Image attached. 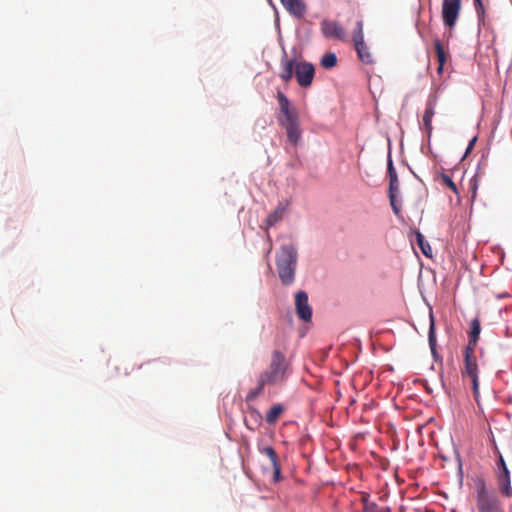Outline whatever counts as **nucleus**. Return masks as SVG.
Listing matches in <instances>:
<instances>
[{"instance_id":"nucleus-1","label":"nucleus","mask_w":512,"mask_h":512,"mask_svg":"<svg viewBox=\"0 0 512 512\" xmlns=\"http://www.w3.org/2000/svg\"><path fill=\"white\" fill-rule=\"evenodd\" d=\"M296 264V248L292 244L282 245L276 258L277 271L282 284L290 285L293 283Z\"/></svg>"},{"instance_id":"nucleus-2","label":"nucleus","mask_w":512,"mask_h":512,"mask_svg":"<svg viewBox=\"0 0 512 512\" xmlns=\"http://www.w3.org/2000/svg\"><path fill=\"white\" fill-rule=\"evenodd\" d=\"M289 372V364L285 355L279 350H274L269 366L259 375V378H261L262 384L271 386L284 382Z\"/></svg>"},{"instance_id":"nucleus-3","label":"nucleus","mask_w":512,"mask_h":512,"mask_svg":"<svg viewBox=\"0 0 512 512\" xmlns=\"http://www.w3.org/2000/svg\"><path fill=\"white\" fill-rule=\"evenodd\" d=\"M476 507L478 512H504L498 496L482 479L476 482Z\"/></svg>"},{"instance_id":"nucleus-4","label":"nucleus","mask_w":512,"mask_h":512,"mask_svg":"<svg viewBox=\"0 0 512 512\" xmlns=\"http://www.w3.org/2000/svg\"><path fill=\"white\" fill-rule=\"evenodd\" d=\"M494 451L495 454L498 456V461L496 463V480H497V486L499 493L506 497L510 498L512 496V486H511V478H510V471L506 465V462L500 453L497 445L494 443Z\"/></svg>"},{"instance_id":"nucleus-5","label":"nucleus","mask_w":512,"mask_h":512,"mask_svg":"<svg viewBox=\"0 0 512 512\" xmlns=\"http://www.w3.org/2000/svg\"><path fill=\"white\" fill-rule=\"evenodd\" d=\"M475 348L466 347L464 351V369L462 370L463 376H468L472 383V389L475 399L479 396V380H478V365L475 357Z\"/></svg>"},{"instance_id":"nucleus-6","label":"nucleus","mask_w":512,"mask_h":512,"mask_svg":"<svg viewBox=\"0 0 512 512\" xmlns=\"http://www.w3.org/2000/svg\"><path fill=\"white\" fill-rule=\"evenodd\" d=\"M277 100L280 108V113L278 116V122L280 125H284V123H291L299 120L296 108L292 106L291 102L285 96L284 93L278 91Z\"/></svg>"},{"instance_id":"nucleus-7","label":"nucleus","mask_w":512,"mask_h":512,"mask_svg":"<svg viewBox=\"0 0 512 512\" xmlns=\"http://www.w3.org/2000/svg\"><path fill=\"white\" fill-rule=\"evenodd\" d=\"M461 11V0H443L442 19L449 29H453L457 23Z\"/></svg>"},{"instance_id":"nucleus-8","label":"nucleus","mask_w":512,"mask_h":512,"mask_svg":"<svg viewBox=\"0 0 512 512\" xmlns=\"http://www.w3.org/2000/svg\"><path fill=\"white\" fill-rule=\"evenodd\" d=\"M314 75L315 68L313 64L306 61H296L295 77L299 86H301L302 88L310 87L313 82Z\"/></svg>"},{"instance_id":"nucleus-9","label":"nucleus","mask_w":512,"mask_h":512,"mask_svg":"<svg viewBox=\"0 0 512 512\" xmlns=\"http://www.w3.org/2000/svg\"><path fill=\"white\" fill-rule=\"evenodd\" d=\"M321 33L325 38L345 40V31L340 23L334 20L324 19L320 23Z\"/></svg>"},{"instance_id":"nucleus-10","label":"nucleus","mask_w":512,"mask_h":512,"mask_svg":"<svg viewBox=\"0 0 512 512\" xmlns=\"http://www.w3.org/2000/svg\"><path fill=\"white\" fill-rule=\"evenodd\" d=\"M296 314L304 322H310L312 319V308L308 302V295L305 291H298L295 295Z\"/></svg>"},{"instance_id":"nucleus-11","label":"nucleus","mask_w":512,"mask_h":512,"mask_svg":"<svg viewBox=\"0 0 512 512\" xmlns=\"http://www.w3.org/2000/svg\"><path fill=\"white\" fill-rule=\"evenodd\" d=\"M285 9L296 18H303L307 7L303 0H280Z\"/></svg>"},{"instance_id":"nucleus-12","label":"nucleus","mask_w":512,"mask_h":512,"mask_svg":"<svg viewBox=\"0 0 512 512\" xmlns=\"http://www.w3.org/2000/svg\"><path fill=\"white\" fill-rule=\"evenodd\" d=\"M281 126L286 130L289 142L293 145H297L301 138L299 120L291 123H284V125Z\"/></svg>"},{"instance_id":"nucleus-13","label":"nucleus","mask_w":512,"mask_h":512,"mask_svg":"<svg viewBox=\"0 0 512 512\" xmlns=\"http://www.w3.org/2000/svg\"><path fill=\"white\" fill-rule=\"evenodd\" d=\"M295 59H283L281 61V72L279 77L286 83L290 82L293 78V74L295 73Z\"/></svg>"},{"instance_id":"nucleus-14","label":"nucleus","mask_w":512,"mask_h":512,"mask_svg":"<svg viewBox=\"0 0 512 512\" xmlns=\"http://www.w3.org/2000/svg\"><path fill=\"white\" fill-rule=\"evenodd\" d=\"M434 115H435V105H434V102L429 101L427 103V105H426V108H425V111H424V114H423V118H422L423 126H424V129L427 132L428 138H430L431 135H432V131H433L432 119H433Z\"/></svg>"},{"instance_id":"nucleus-15","label":"nucleus","mask_w":512,"mask_h":512,"mask_svg":"<svg viewBox=\"0 0 512 512\" xmlns=\"http://www.w3.org/2000/svg\"><path fill=\"white\" fill-rule=\"evenodd\" d=\"M434 48H435V52H436L437 61L439 63L437 72H438V74H441L443 71L444 65L449 57V54L444 49V47L439 39H436L434 41Z\"/></svg>"},{"instance_id":"nucleus-16","label":"nucleus","mask_w":512,"mask_h":512,"mask_svg":"<svg viewBox=\"0 0 512 512\" xmlns=\"http://www.w3.org/2000/svg\"><path fill=\"white\" fill-rule=\"evenodd\" d=\"M480 332H481L480 320L478 318H474L470 324L469 342L466 347H471V348L476 347Z\"/></svg>"},{"instance_id":"nucleus-17","label":"nucleus","mask_w":512,"mask_h":512,"mask_svg":"<svg viewBox=\"0 0 512 512\" xmlns=\"http://www.w3.org/2000/svg\"><path fill=\"white\" fill-rule=\"evenodd\" d=\"M248 413L249 419H245V424L249 430L254 431L260 427L262 422V415L256 408L253 407L249 408Z\"/></svg>"},{"instance_id":"nucleus-18","label":"nucleus","mask_w":512,"mask_h":512,"mask_svg":"<svg viewBox=\"0 0 512 512\" xmlns=\"http://www.w3.org/2000/svg\"><path fill=\"white\" fill-rule=\"evenodd\" d=\"M387 173L389 176V193H397L399 180L391 158L388 159Z\"/></svg>"},{"instance_id":"nucleus-19","label":"nucleus","mask_w":512,"mask_h":512,"mask_svg":"<svg viewBox=\"0 0 512 512\" xmlns=\"http://www.w3.org/2000/svg\"><path fill=\"white\" fill-rule=\"evenodd\" d=\"M357 51L359 59L365 64H372L374 62L372 54L369 51V47L365 42L354 45Z\"/></svg>"},{"instance_id":"nucleus-20","label":"nucleus","mask_w":512,"mask_h":512,"mask_svg":"<svg viewBox=\"0 0 512 512\" xmlns=\"http://www.w3.org/2000/svg\"><path fill=\"white\" fill-rule=\"evenodd\" d=\"M286 207L280 204L273 212H271L267 219H266V225L268 228L274 226L276 223L281 221L283 219V216L285 214Z\"/></svg>"},{"instance_id":"nucleus-21","label":"nucleus","mask_w":512,"mask_h":512,"mask_svg":"<svg viewBox=\"0 0 512 512\" xmlns=\"http://www.w3.org/2000/svg\"><path fill=\"white\" fill-rule=\"evenodd\" d=\"M284 407L280 404L273 405L266 413V422L268 424H274L283 413Z\"/></svg>"},{"instance_id":"nucleus-22","label":"nucleus","mask_w":512,"mask_h":512,"mask_svg":"<svg viewBox=\"0 0 512 512\" xmlns=\"http://www.w3.org/2000/svg\"><path fill=\"white\" fill-rule=\"evenodd\" d=\"M364 23L363 20L360 19L356 22L355 29L352 34V40L354 42V45L361 44L364 41Z\"/></svg>"},{"instance_id":"nucleus-23","label":"nucleus","mask_w":512,"mask_h":512,"mask_svg":"<svg viewBox=\"0 0 512 512\" xmlns=\"http://www.w3.org/2000/svg\"><path fill=\"white\" fill-rule=\"evenodd\" d=\"M416 240L422 253L427 257H432V248L419 231L416 232Z\"/></svg>"},{"instance_id":"nucleus-24","label":"nucleus","mask_w":512,"mask_h":512,"mask_svg":"<svg viewBox=\"0 0 512 512\" xmlns=\"http://www.w3.org/2000/svg\"><path fill=\"white\" fill-rule=\"evenodd\" d=\"M267 384H262L261 383V378L258 377V380H257V386L253 389H251L248 394L246 395V402H252L254 401L257 397H259L263 391H264V387L266 386Z\"/></svg>"},{"instance_id":"nucleus-25","label":"nucleus","mask_w":512,"mask_h":512,"mask_svg":"<svg viewBox=\"0 0 512 512\" xmlns=\"http://www.w3.org/2000/svg\"><path fill=\"white\" fill-rule=\"evenodd\" d=\"M337 65V56L335 53L330 52L323 55L321 58V66L325 69H331Z\"/></svg>"},{"instance_id":"nucleus-26","label":"nucleus","mask_w":512,"mask_h":512,"mask_svg":"<svg viewBox=\"0 0 512 512\" xmlns=\"http://www.w3.org/2000/svg\"><path fill=\"white\" fill-rule=\"evenodd\" d=\"M428 341H429V346L431 348V351H432V353H434L435 348H436V335H435L434 317L432 314L430 315V327H429V333H428Z\"/></svg>"},{"instance_id":"nucleus-27","label":"nucleus","mask_w":512,"mask_h":512,"mask_svg":"<svg viewBox=\"0 0 512 512\" xmlns=\"http://www.w3.org/2000/svg\"><path fill=\"white\" fill-rule=\"evenodd\" d=\"M260 451L270 459L272 465L279 463L277 454L271 446H266L262 448Z\"/></svg>"},{"instance_id":"nucleus-28","label":"nucleus","mask_w":512,"mask_h":512,"mask_svg":"<svg viewBox=\"0 0 512 512\" xmlns=\"http://www.w3.org/2000/svg\"><path fill=\"white\" fill-rule=\"evenodd\" d=\"M364 512H391L389 508H381L376 503L365 502Z\"/></svg>"},{"instance_id":"nucleus-29","label":"nucleus","mask_w":512,"mask_h":512,"mask_svg":"<svg viewBox=\"0 0 512 512\" xmlns=\"http://www.w3.org/2000/svg\"><path fill=\"white\" fill-rule=\"evenodd\" d=\"M441 180L451 191H453L455 194H458L457 186L449 175L442 174Z\"/></svg>"},{"instance_id":"nucleus-30","label":"nucleus","mask_w":512,"mask_h":512,"mask_svg":"<svg viewBox=\"0 0 512 512\" xmlns=\"http://www.w3.org/2000/svg\"><path fill=\"white\" fill-rule=\"evenodd\" d=\"M389 200H390V204H391V207L393 209V212L396 215H399L400 214V207L396 204V193H389Z\"/></svg>"},{"instance_id":"nucleus-31","label":"nucleus","mask_w":512,"mask_h":512,"mask_svg":"<svg viewBox=\"0 0 512 512\" xmlns=\"http://www.w3.org/2000/svg\"><path fill=\"white\" fill-rule=\"evenodd\" d=\"M389 200H390V204H391V207L393 209V212L396 215H399L400 214V207L396 204V193H389Z\"/></svg>"},{"instance_id":"nucleus-32","label":"nucleus","mask_w":512,"mask_h":512,"mask_svg":"<svg viewBox=\"0 0 512 512\" xmlns=\"http://www.w3.org/2000/svg\"><path fill=\"white\" fill-rule=\"evenodd\" d=\"M273 468V478L275 482H278L281 479V468L280 464L276 463L272 465Z\"/></svg>"},{"instance_id":"nucleus-33","label":"nucleus","mask_w":512,"mask_h":512,"mask_svg":"<svg viewBox=\"0 0 512 512\" xmlns=\"http://www.w3.org/2000/svg\"><path fill=\"white\" fill-rule=\"evenodd\" d=\"M477 141V137H474L472 138V140L469 142L468 146H467V149H466V152H465V155L469 154L472 149L474 148V145Z\"/></svg>"},{"instance_id":"nucleus-34","label":"nucleus","mask_w":512,"mask_h":512,"mask_svg":"<svg viewBox=\"0 0 512 512\" xmlns=\"http://www.w3.org/2000/svg\"><path fill=\"white\" fill-rule=\"evenodd\" d=\"M474 3H475V7H476L477 13L478 14L483 13L484 12V8H483L481 0H474Z\"/></svg>"}]
</instances>
